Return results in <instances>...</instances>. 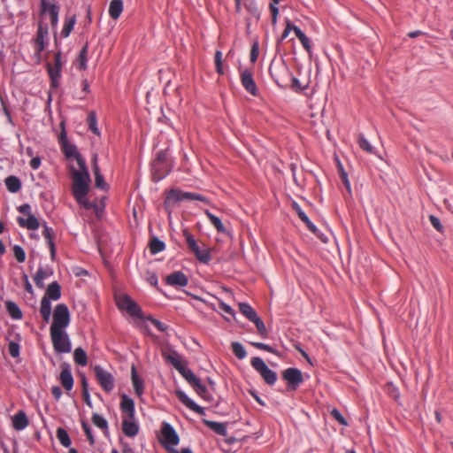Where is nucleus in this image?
Segmentation results:
<instances>
[{
    "instance_id": "38",
    "label": "nucleus",
    "mask_w": 453,
    "mask_h": 453,
    "mask_svg": "<svg viewBox=\"0 0 453 453\" xmlns=\"http://www.w3.org/2000/svg\"><path fill=\"white\" fill-rule=\"evenodd\" d=\"M232 350L238 359H243L247 356V352L243 345L238 342H234L231 344Z\"/></svg>"
},
{
    "instance_id": "51",
    "label": "nucleus",
    "mask_w": 453,
    "mask_h": 453,
    "mask_svg": "<svg viewBox=\"0 0 453 453\" xmlns=\"http://www.w3.org/2000/svg\"><path fill=\"white\" fill-rule=\"evenodd\" d=\"M211 427L218 434H220V435H226V427L222 423L211 422Z\"/></svg>"
},
{
    "instance_id": "62",
    "label": "nucleus",
    "mask_w": 453,
    "mask_h": 453,
    "mask_svg": "<svg viewBox=\"0 0 453 453\" xmlns=\"http://www.w3.org/2000/svg\"><path fill=\"white\" fill-rule=\"evenodd\" d=\"M18 210H19V212H21L23 214H26L27 216H29V214H32L31 213V206L28 203H25V204L20 205L18 208Z\"/></svg>"
},
{
    "instance_id": "27",
    "label": "nucleus",
    "mask_w": 453,
    "mask_h": 453,
    "mask_svg": "<svg viewBox=\"0 0 453 453\" xmlns=\"http://www.w3.org/2000/svg\"><path fill=\"white\" fill-rule=\"evenodd\" d=\"M132 384L138 396H142L144 391L143 380L138 376L134 366L132 367Z\"/></svg>"
},
{
    "instance_id": "57",
    "label": "nucleus",
    "mask_w": 453,
    "mask_h": 453,
    "mask_svg": "<svg viewBox=\"0 0 453 453\" xmlns=\"http://www.w3.org/2000/svg\"><path fill=\"white\" fill-rule=\"evenodd\" d=\"M259 45L258 42H254L250 50V61L255 63L258 58Z\"/></svg>"
},
{
    "instance_id": "43",
    "label": "nucleus",
    "mask_w": 453,
    "mask_h": 453,
    "mask_svg": "<svg viewBox=\"0 0 453 453\" xmlns=\"http://www.w3.org/2000/svg\"><path fill=\"white\" fill-rule=\"evenodd\" d=\"M88 123L89 126V129L95 134L99 135L100 132L97 128V121H96V115L94 111L89 112L88 116Z\"/></svg>"
},
{
    "instance_id": "11",
    "label": "nucleus",
    "mask_w": 453,
    "mask_h": 453,
    "mask_svg": "<svg viewBox=\"0 0 453 453\" xmlns=\"http://www.w3.org/2000/svg\"><path fill=\"white\" fill-rule=\"evenodd\" d=\"M282 377L288 382V388L292 390H296L303 380L302 372L297 368L286 369Z\"/></svg>"
},
{
    "instance_id": "9",
    "label": "nucleus",
    "mask_w": 453,
    "mask_h": 453,
    "mask_svg": "<svg viewBox=\"0 0 453 453\" xmlns=\"http://www.w3.org/2000/svg\"><path fill=\"white\" fill-rule=\"evenodd\" d=\"M269 72L275 82L281 86L285 82L289 71L283 61H273L269 67Z\"/></svg>"
},
{
    "instance_id": "16",
    "label": "nucleus",
    "mask_w": 453,
    "mask_h": 453,
    "mask_svg": "<svg viewBox=\"0 0 453 453\" xmlns=\"http://www.w3.org/2000/svg\"><path fill=\"white\" fill-rule=\"evenodd\" d=\"M168 285L173 287H186L188 283V277L180 271L173 272L165 279Z\"/></svg>"
},
{
    "instance_id": "8",
    "label": "nucleus",
    "mask_w": 453,
    "mask_h": 453,
    "mask_svg": "<svg viewBox=\"0 0 453 453\" xmlns=\"http://www.w3.org/2000/svg\"><path fill=\"white\" fill-rule=\"evenodd\" d=\"M179 441L180 438L174 428L169 423L164 422L161 428L160 438L162 445L165 448H169V446L178 445Z\"/></svg>"
},
{
    "instance_id": "22",
    "label": "nucleus",
    "mask_w": 453,
    "mask_h": 453,
    "mask_svg": "<svg viewBox=\"0 0 453 453\" xmlns=\"http://www.w3.org/2000/svg\"><path fill=\"white\" fill-rule=\"evenodd\" d=\"M28 426V419L23 411L17 412L12 418V426L16 430H23Z\"/></svg>"
},
{
    "instance_id": "54",
    "label": "nucleus",
    "mask_w": 453,
    "mask_h": 453,
    "mask_svg": "<svg viewBox=\"0 0 453 453\" xmlns=\"http://www.w3.org/2000/svg\"><path fill=\"white\" fill-rule=\"evenodd\" d=\"M185 200H198L205 202L206 198L197 193L184 192Z\"/></svg>"
},
{
    "instance_id": "7",
    "label": "nucleus",
    "mask_w": 453,
    "mask_h": 453,
    "mask_svg": "<svg viewBox=\"0 0 453 453\" xmlns=\"http://www.w3.org/2000/svg\"><path fill=\"white\" fill-rule=\"evenodd\" d=\"M117 304L120 310L127 311L133 317H142L141 307L127 295L119 296L117 299Z\"/></svg>"
},
{
    "instance_id": "20",
    "label": "nucleus",
    "mask_w": 453,
    "mask_h": 453,
    "mask_svg": "<svg viewBox=\"0 0 453 453\" xmlns=\"http://www.w3.org/2000/svg\"><path fill=\"white\" fill-rule=\"evenodd\" d=\"M53 274V271L50 268H39L36 274L34 277V281L37 288H43V280Z\"/></svg>"
},
{
    "instance_id": "34",
    "label": "nucleus",
    "mask_w": 453,
    "mask_h": 453,
    "mask_svg": "<svg viewBox=\"0 0 453 453\" xmlns=\"http://www.w3.org/2000/svg\"><path fill=\"white\" fill-rule=\"evenodd\" d=\"M73 359L81 366H86L88 364L87 353L82 348H77L73 351Z\"/></svg>"
},
{
    "instance_id": "2",
    "label": "nucleus",
    "mask_w": 453,
    "mask_h": 453,
    "mask_svg": "<svg viewBox=\"0 0 453 453\" xmlns=\"http://www.w3.org/2000/svg\"><path fill=\"white\" fill-rule=\"evenodd\" d=\"M80 169L71 168L73 178V195L79 204L86 209L90 208V203L87 199L89 189L90 176L86 165L79 166Z\"/></svg>"
},
{
    "instance_id": "32",
    "label": "nucleus",
    "mask_w": 453,
    "mask_h": 453,
    "mask_svg": "<svg viewBox=\"0 0 453 453\" xmlns=\"http://www.w3.org/2000/svg\"><path fill=\"white\" fill-rule=\"evenodd\" d=\"M5 307L8 313L13 319H20L22 318V311L14 302L7 301L5 303Z\"/></svg>"
},
{
    "instance_id": "21",
    "label": "nucleus",
    "mask_w": 453,
    "mask_h": 453,
    "mask_svg": "<svg viewBox=\"0 0 453 453\" xmlns=\"http://www.w3.org/2000/svg\"><path fill=\"white\" fill-rule=\"evenodd\" d=\"M163 357L178 371L184 366L180 356L174 350L164 351Z\"/></svg>"
},
{
    "instance_id": "56",
    "label": "nucleus",
    "mask_w": 453,
    "mask_h": 453,
    "mask_svg": "<svg viewBox=\"0 0 453 453\" xmlns=\"http://www.w3.org/2000/svg\"><path fill=\"white\" fill-rule=\"evenodd\" d=\"M429 220L432 224V226L439 232H442L443 230V226L440 221V219L434 216V215H430L429 216Z\"/></svg>"
},
{
    "instance_id": "63",
    "label": "nucleus",
    "mask_w": 453,
    "mask_h": 453,
    "mask_svg": "<svg viewBox=\"0 0 453 453\" xmlns=\"http://www.w3.org/2000/svg\"><path fill=\"white\" fill-rule=\"evenodd\" d=\"M41 165V158L39 157H35L30 161V166L32 169L36 170Z\"/></svg>"
},
{
    "instance_id": "49",
    "label": "nucleus",
    "mask_w": 453,
    "mask_h": 453,
    "mask_svg": "<svg viewBox=\"0 0 453 453\" xmlns=\"http://www.w3.org/2000/svg\"><path fill=\"white\" fill-rule=\"evenodd\" d=\"M48 72L52 80V82L55 84L57 79L60 77L61 68L56 65L52 66L48 65Z\"/></svg>"
},
{
    "instance_id": "47",
    "label": "nucleus",
    "mask_w": 453,
    "mask_h": 453,
    "mask_svg": "<svg viewBox=\"0 0 453 453\" xmlns=\"http://www.w3.org/2000/svg\"><path fill=\"white\" fill-rule=\"evenodd\" d=\"M14 257L19 263H23L26 259V253L23 248L19 245L13 246Z\"/></svg>"
},
{
    "instance_id": "45",
    "label": "nucleus",
    "mask_w": 453,
    "mask_h": 453,
    "mask_svg": "<svg viewBox=\"0 0 453 453\" xmlns=\"http://www.w3.org/2000/svg\"><path fill=\"white\" fill-rule=\"evenodd\" d=\"M92 422L94 423L95 426H96L97 427H99L101 429H107V427H108V423H107L106 419L99 414H96V413L93 414Z\"/></svg>"
},
{
    "instance_id": "48",
    "label": "nucleus",
    "mask_w": 453,
    "mask_h": 453,
    "mask_svg": "<svg viewBox=\"0 0 453 453\" xmlns=\"http://www.w3.org/2000/svg\"><path fill=\"white\" fill-rule=\"evenodd\" d=\"M358 144L360 148L364 150H365L368 153H374L373 147L372 144L365 138L364 135H360L358 140Z\"/></svg>"
},
{
    "instance_id": "30",
    "label": "nucleus",
    "mask_w": 453,
    "mask_h": 453,
    "mask_svg": "<svg viewBox=\"0 0 453 453\" xmlns=\"http://www.w3.org/2000/svg\"><path fill=\"white\" fill-rule=\"evenodd\" d=\"M94 174H95V186L101 189H105L107 184L105 183L103 175L100 173L99 166L96 164V156L94 157Z\"/></svg>"
},
{
    "instance_id": "39",
    "label": "nucleus",
    "mask_w": 453,
    "mask_h": 453,
    "mask_svg": "<svg viewBox=\"0 0 453 453\" xmlns=\"http://www.w3.org/2000/svg\"><path fill=\"white\" fill-rule=\"evenodd\" d=\"M57 438L64 447H69L71 445V439L67 432L64 428H58Z\"/></svg>"
},
{
    "instance_id": "37",
    "label": "nucleus",
    "mask_w": 453,
    "mask_h": 453,
    "mask_svg": "<svg viewBox=\"0 0 453 453\" xmlns=\"http://www.w3.org/2000/svg\"><path fill=\"white\" fill-rule=\"evenodd\" d=\"M76 23V17L74 15L67 17L65 20L61 35L63 37H68Z\"/></svg>"
},
{
    "instance_id": "18",
    "label": "nucleus",
    "mask_w": 453,
    "mask_h": 453,
    "mask_svg": "<svg viewBox=\"0 0 453 453\" xmlns=\"http://www.w3.org/2000/svg\"><path fill=\"white\" fill-rule=\"evenodd\" d=\"M120 408L125 412L128 418L134 419V403L127 395H123L121 397Z\"/></svg>"
},
{
    "instance_id": "17",
    "label": "nucleus",
    "mask_w": 453,
    "mask_h": 453,
    "mask_svg": "<svg viewBox=\"0 0 453 453\" xmlns=\"http://www.w3.org/2000/svg\"><path fill=\"white\" fill-rule=\"evenodd\" d=\"M60 382L65 390L70 391L73 387V378L68 364L62 365V371L59 376Z\"/></svg>"
},
{
    "instance_id": "25",
    "label": "nucleus",
    "mask_w": 453,
    "mask_h": 453,
    "mask_svg": "<svg viewBox=\"0 0 453 453\" xmlns=\"http://www.w3.org/2000/svg\"><path fill=\"white\" fill-rule=\"evenodd\" d=\"M123 12L122 0H111L109 5V15L112 19H118Z\"/></svg>"
},
{
    "instance_id": "59",
    "label": "nucleus",
    "mask_w": 453,
    "mask_h": 453,
    "mask_svg": "<svg viewBox=\"0 0 453 453\" xmlns=\"http://www.w3.org/2000/svg\"><path fill=\"white\" fill-rule=\"evenodd\" d=\"M292 206H293V209L296 211V213L301 220L306 219L307 215L301 209L300 205L297 203L294 202Z\"/></svg>"
},
{
    "instance_id": "6",
    "label": "nucleus",
    "mask_w": 453,
    "mask_h": 453,
    "mask_svg": "<svg viewBox=\"0 0 453 453\" xmlns=\"http://www.w3.org/2000/svg\"><path fill=\"white\" fill-rule=\"evenodd\" d=\"M94 372L96 377V380L103 389L106 392H111L114 388L115 380L113 375L104 370L100 365H96L94 367Z\"/></svg>"
},
{
    "instance_id": "35",
    "label": "nucleus",
    "mask_w": 453,
    "mask_h": 453,
    "mask_svg": "<svg viewBox=\"0 0 453 453\" xmlns=\"http://www.w3.org/2000/svg\"><path fill=\"white\" fill-rule=\"evenodd\" d=\"M244 7L252 18L259 19L260 12L255 0H245Z\"/></svg>"
},
{
    "instance_id": "44",
    "label": "nucleus",
    "mask_w": 453,
    "mask_h": 453,
    "mask_svg": "<svg viewBox=\"0 0 453 453\" xmlns=\"http://www.w3.org/2000/svg\"><path fill=\"white\" fill-rule=\"evenodd\" d=\"M88 44L84 45L79 54V68L85 70L87 68Z\"/></svg>"
},
{
    "instance_id": "52",
    "label": "nucleus",
    "mask_w": 453,
    "mask_h": 453,
    "mask_svg": "<svg viewBox=\"0 0 453 453\" xmlns=\"http://www.w3.org/2000/svg\"><path fill=\"white\" fill-rule=\"evenodd\" d=\"M8 351L12 357L19 356V345L17 342H10L8 345Z\"/></svg>"
},
{
    "instance_id": "14",
    "label": "nucleus",
    "mask_w": 453,
    "mask_h": 453,
    "mask_svg": "<svg viewBox=\"0 0 453 453\" xmlns=\"http://www.w3.org/2000/svg\"><path fill=\"white\" fill-rule=\"evenodd\" d=\"M241 81L244 88L250 93L252 96L257 95V87L253 79L252 73L249 70H244L241 73Z\"/></svg>"
},
{
    "instance_id": "55",
    "label": "nucleus",
    "mask_w": 453,
    "mask_h": 453,
    "mask_svg": "<svg viewBox=\"0 0 453 453\" xmlns=\"http://www.w3.org/2000/svg\"><path fill=\"white\" fill-rule=\"evenodd\" d=\"M82 428H83V430L85 432V434H86L88 440L89 441V443L91 445H94L95 444V439H94V436L92 434V431H91V428L89 427V426L87 423L83 422L82 423Z\"/></svg>"
},
{
    "instance_id": "4",
    "label": "nucleus",
    "mask_w": 453,
    "mask_h": 453,
    "mask_svg": "<svg viewBox=\"0 0 453 453\" xmlns=\"http://www.w3.org/2000/svg\"><path fill=\"white\" fill-rule=\"evenodd\" d=\"M250 363L252 367L261 375L267 384L273 385L276 382V372L271 370L261 357H253Z\"/></svg>"
},
{
    "instance_id": "28",
    "label": "nucleus",
    "mask_w": 453,
    "mask_h": 453,
    "mask_svg": "<svg viewBox=\"0 0 453 453\" xmlns=\"http://www.w3.org/2000/svg\"><path fill=\"white\" fill-rule=\"evenodd\" d=\"M40 313L45 322H49L51 314V304L48 297H42L41 301Z\"/></svg>"
},
{
    "instance_id": "41",
    "label": "nucleus",
    "mask_w": 453,
    "mask_h": 453,
    "mask_svg": "<svg viewBox=\"0 0 453 453\" xmlns=\"http://www.w3.org/2000/svg\"><path fill=\"white\" fill-rule=\"evenodd\" d=\"M255 324L258 334L266 338L268 336V331L266 329V326L263 320L257 316L254 320L251 321Z\"/></svg>"
},
{
    "instance_id": "12",
    "label": "nucleus",
    "mask_w": 453,
    "mask_h": 453,
    "mask_svg": "<svg viewBox=\"0 0 453 453\" xmlns=\"http://www.w3.org/2000/svg\"><path fill=\"white\" fill-rule=\"evenodd\" d=\"M42 14H49L52 27H56L58 22L59 8L53 2L42 0Z\"/></svg>"
},
{
    "instance_id": "31",
    "label": "nucleus",
    "mask_w": 453,
    "mask_h": 453,
    "mask_svg": "<svg viewBox=\"0 0 453 453\" xmlns=\"http://www.w3.org/2000/svg\"><path fill=\"white\" fill-rule=\"evenodd\" d=\"M205 215L210 219V222L213 225V226L217 229L219 233H226V228L225 227L224 224L220 220V219L209 211H205Z\"/></svg>"
},
{
    "instance_id": "13",
    "label": "nucleus",
    "mask_w": 453,
    "mask_h": 453,
    "mask_svg": "<svg viewBox=\"0 0 453 453\" xmlns=\"http://www.w3.org/2000/svg\"><path fill=\"white\" fill-rule=\"evenodd\" d=\"M184 200V191L173 188L166 192V196L164 203L167 209H170Z\"/></svg>"
},
{
    "instance_id": "60",
    "label": "nucleus",
    "mask_w": 453,
    "mask_h": 453,
    "mask_svg": "<svg viewBox=\"0 0 453 453\" xmlns=\"http://www.w3.org/2000/svg\"><path fill=\"white\" fill-rule=\"evenodd\" d=\"M270 10L272 12V23L274 25L277 22L279 9L277 6H274V4H270Z\"/></svg>"
},
{
    "instance_id": "64",
    "label": "nucleus",
    "mask_w": 453,
    "mask_h": 453,
    "mask_svg": "<svg viewBox=\"0 0 453 453\" xmlns=\"http://www.w3.org/2000/svg\"><path fill=\"white\" fill-rule=\"evenodd\" d=\"M220 309L223 310L226 313L230 315H234V311L232 309V307L225 303H221L219 305Z\"/></svg>"
},
{
    "instance_id": "26",
    "label": "nucleus",
    "mask_w": 453,
    "mask_h": 453,
    "mask_svg": "<svg viewBox=\"0 0 453 453\" xmlns=\"http://www.w3.org/2000/svg\"><path fill=\"white\" fill-rule=\"evenodd\" d=\"M61 296V288L58 282L54 281L50 283L47 289L46 294L43 297H48V299L56 301L58 300Z\"/></svg>"
},
{
    "instance_id": "19",
    "label": "nucleus",
    "mask_w": 453,
    "mask_h": 453,
    "mask_svg": "<svg viewBox=\"0 0 453 453\" xmlns=\"http://www.w3.org/2000/svg\"><path fill=\"white\" fill-rule=\"evenodd\" d=\"M17 221L21 227H25L29 230H36L40 226L38 219L33 214H29L27 219L19 217Z\"/></svg>"
},
{
    "instance_id": "24",
    "label": "nucleus",
    "mask_w": 453,
    "mask_h": 453,
    "mask_svg": "<svg viewBox=\"0 0 453 453\" xmlns=\"http://www.w3.org/2000/svg\"><path fill=\"white\" fill-rule=\"evenodd\" d=\"M43 236L45 237L50 251V257L52 260L56 257V246L53 242V230L52 228L49 227L46 224L43 226Z\"/></svg>"
},
{
    "instance_id": "3",
    "label": "nucleus",
    "mask_w": 453,
    "mask_h": 453,
    "mask_svg": "<svg viewBox=\"0 0 453 453\" xmlns=\"http://www.w3.org/2000/svg\"><path fill=\"white\" fill-rule=\"evenodd\" d=\"M184 236L188 248L192 250L199 262L208 264L211 260V250L205 245H203L202 247L198 245L194 236L188 231L184 232Z\"/></svg>"
},
{
    "instance_id": "1",
    "label": "nucleus",
    "mask_w": 453,
    "mask_h": 453,
    "mask_svg": "<svg viewBox=\"0 0 453 453\" xmlns=\"http://www.w3.org/2000/svg\"><path fill=\"white\" fill-rule=\"evenodd\" d=\"M69 324L70 312L67 306L64 303L58 304L50 330L52 345L57 353H69L72 350L71 340L65 331Z\"/></svg>"
},
{
    "instance_id": "58",
    "label": "nucleus",
    "mask_w": 453,
    "mask_h": 453,
    "mask_svg": "<svg viewBox=\"0 0 453 453\" xmlns=\"http://www.w3.org/2000/svg\"><path fill=\"white\" fill-rule=\"evenodd\" d=\"M149 319L157 327V330H159L161 332H165L166 331L167 326L165 325L164 323H162L159 320H157L156 319H153V318H150Z\"/></svg>"
},
{
    "instance_id": "33",
    "label": "nucleus",
    "mask_w": 453,
    "mask_h": 453,
    "mask_svg": "<svg viewBox=\"0 0 453 453\" xmlns=\"http://www.w3.org/2000/svg\"><path fill=\"white\" fill-rule=\"evenodd\" d=\"M179 372L187 380V381L193 387L197 382L200 381V379L188 368L183 366Z\"/></svg>"
},
{
    "instance_id": "40",
    "label": "nucleus",
    "mask_w": 453,
    "mask_h": 453,
    "mask_svg": "<svg viewBox=\"0 0 453 453\" xmlns=\"http://www.w3.org/2000/svg\"><path fill=\"white\" fill-rule=\"evenodd\" d=\"M165 248V243L157 238H153L150 243V249L152 254L159 253L163 251Z\"/></svg>"
},
{
    "instance_id": "15",
    "label": "nucleus",
    "mask_w": 453,
    "mask_h": 453,
    "mask_svg": "<svg viewBox=\"0 0 453 453\" xmlns=\"http://www.w3.org/2000/svg\"><path fill=\"white\" fill-rule=\"evenodd\" d=\"M178 399L189 410L195 411L197 414L203 415L204 410L201 406L197 405L191 398H189L182 390H177L175 392Z\"/></svg>"
},
{
    "instance_id": "5",
    "label": "nucleus",
    "mask_w": 453,
    "mask_h": 453,
    "mask_svg": "<svg viewBox=\"0 0 453 453\" xmlns=\"http://www.w3.org/2000/svg\"><path fill=\"white\" fill-rule=\"evenodd\" d=\"M59 142L67 158H74L79 166H83L86 165L85 160L78 152L76 146L68 142L67 135L65 130H63L60 134Z\"/></svg>"
},
{
    "instance_id": "23",
    "label": "nucleus",
    "mask_w": 453,
    "mask_h": 453,
    "mask_svg": "<svg viewBox=\"0 0 453 453\" xmlns=\"http://www.w3.org/2000/svg\"><path fill=\"white\" fill-rule=\"evenodd\" d=\"M122 430L127 436L134 437L139 432V426L133 419H124L122 422Z\"/></svg>"
},
{
    "instance_id": "10",
    "label": "nucleus",
    "mask_w": 453,
    "mask_h": 453,
    "mask_svg": "<svg viewBox=\"0 0 453 453\" xmlns=\"http://www.w3.org/2000/svg\"><path fill=\"white\" fill-rule=\"evenodd\" d=\"M48 27L43 26L42 23H39L36 33V37L34 40L35 44V55L40 58L41 53L45 50L47 45L48 38Z\"/></svg>"
},
{
    "instance_id": "36",
    "label": "nucleus",
    "mask_w": 453,
    "mask_h": 453,
    "mask_svg": "<svg viewBox=\"0 0 453 453\" xmlns=\"http://www.w3.org/2000/svg\"><path fill=\"white\" fill-rule=\"evenodd\" d=\"M7 189L12 193L18 192L21 188L20 180L15 176H9L5 179Z\"/></svg>"
},
{
    "instance_id": "42",
    "label": "nucleus",
    "mask_w": 453,
    "mask_h": 453,
    "mask_svg": "<svg viewBox=\"0 0 453 453\" xmlns=\"http://www.w3.org/2000/svg\"><path fill=\"white\" fill-rule=\"evenodd\" d=\"M296 37L299 39L303 47L307 50L311 51V40L305 35V34L302 30L296 31Z\"/></svg>"
},
{
    "instance_id": "53",
    "label": "nucleus",
    "mask_w": 453,
    "mask_h": 453,
    "mask_svg": "<svg viewBox=\"0 0 453 453\" xmlns=\"http://www.w3.org/2000/svg\"><path fill=\"white\" fill-rule=\"evenodd\" d=\"M332 417L336 419L341 425L348 426V422L346 418L341 414V412L337 409H333L331 411Z\"/></svg>"
},
{
    "instance_id": "61",
    "label": "nucleus",
    "mask_w": 453,
    "mask_h": 453,
    "mask_svg": "<svg viewBox=\"0 0 453 453\" xmlns=\"http://www.w3.org/2000/svg\"><path fill=\"white\" fill-rule=\"evenodd\" d=\"M51 394L56 400H59L62 395V390L58 386H53L51 388Z\"/></svg>"
},
{
    "instance_id": "29",
    "label": "nucleus",
    "mask_w": 453,
    "mask_h": 453,
    "mask_svg": "<svg viewBox=\"0 0 453 453\" xmlns=\"http://www.w3.org/2000/svg\"><path fill=\"white\" fill-rule=\"evenodd\" d=\"M239 310L241 313L250 322L258 316L256 311L247 303H240Z\"/></svg>"
},
{
    "instance_id": "46",
    "label": "nucleus",
    "mask_w": 453,
    "mask_h": 453,
    "mask_svg": "<svg viewBox=\"0 0 453 453\" xmlns=\"http://www.w3.org/2000/svg\"><path fill=\"white\" fill-rule=\"evenodd\" d=\"M193 388L204 400H209L210 399V395H209V393L207 391V388H206V387L204 385H203L201 383V380L199 382H197V384L193 386Z\"/></svg>"
},
{
    "instance_id": "50",
    "label": "nucleus",
    "mask_w": 453,
    "mask_h": 453,
    "mask_svg": "<svg viewBox=\"0 0 453 453\" xmlns=\"http://www.w3.org/2000/svg\"><path fill=\"white\" fill-rule=\"evenodd\" d=\"M250 344L258 349L265 350L269 353L278 355V351L268 344H265L263 342H250Z\"/></svg>"
}]
</instances>
